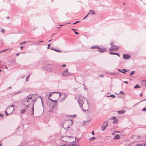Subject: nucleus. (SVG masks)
<instances>
[{
  "label": "nucleus",
  "mask_w": 146,
  "mask_h": 146,
  "mask_svg": "<svg viewBox=\"0 0 146 146\" xmlns=\"http://www.w3.org/2000/svg\"><path fill=\"white\" fill-rule=\"evenodd\" d=\"M34 96L31 94L29 95L27 97L25 98L23 100L24 102H28V103L31 104H33V98H34Z\"/></svg>",
  "instance_id": "1"
},
{
  "label": "nucleus",
  "mask_w": 146,
  "mask_h": 146,
  "mask_svg": "<svg viewBox=\"0 0 146 146\" xmlns=\"http://www.w3.org/2000/svg\"><path fill=\"white\" fill-rule=\"evenodd\" d=\"M83 98H85L82 96H80L78 98V102L82 110L86 111V110H84L83 109L82 106L84 102Z\"/></svg>",
  "instance_id": "2"
},
{
  "label": "nucleus",
  "mask_w": 146,
  "mask_h": 146,
  "mask_svg": "<svg viewBox=\"0 0 146 146\" xmlns=\"http://www.w3.org/2000/svg\"><path fill=\"white\" fill-rule=\"evenodd\" d=\"M68 69H67L62 73V75L65 77H67L71 75V74L68 72Z\"/></svg>",
  "instance_id": "3"
},
{
  "label": "nucleus",
  "mask_w": 146,
  "mask_h": 146,
  "mask_svg": "<svg viewBox=\"0 0 146 146\" xmlns=\"http://www.w3.org/2000/svg\"><path fill=\"white\" fill-rule=\"evenodd\" d=\"M7 110L9 114H11L15 110V109L14 108V106L12 105L11 106H9L7 108Z\"/></svg>",
  "instance_id": "4"
},
{
  "label": "nucleus",
  "mask_w": 146,
  "mask_h": 146,
  "mask_svg": "<svg viewBox=\"0 0 146 146\" xmlns=\"http://www.w3.org/2000/svg\"><path fill=\"white\" fill-rule=\"evenodd\" d=\"M37 98H34H34H33V104L32 105V114H31L32 115H34V103H35L36 101L37 100Z\"/></svg>",
  "instance_id": "5"
},
{
  "label": "nucleus",
  "mask_w": 146,
  "mask_h": 146,
  "mask_svg": "<svg viewBox=\"0 0 146 146\" xmlns=\"http://www.w3.org/2000/svg\"><path fill=\"white\" fill-rule=\"evenodd\" d=\"M98 49L97 50L98 51L101 53L107 50L106 48H100L99 47V48H98Z\"/></svg>",
  "instance_id": "6"
},
{
  "label": "nucleus",
  "mask_w": 146,
  "mask_h": 146,
  "mask_svg": "<svg viewBox=\"0 0 146 146\" xmlns=\"http://www.w3.org/2000/svg\"><path fill=\"white\" fill-rule=\"evenodd\" d=\"M130 55L129 54H124L123 55V58L125 59H128L130 58Z\"/></svg>",
  "instance_id": "7"
},
{
  "label": "nucleus",
  "mask_w": 146,
  "mask_h": 146,
  "mask_svg": "<svg viewBox=\"0 0 146 146\" xmlns=\"http://www.w3.org/2000/svg\"><path fill=\"white\" fill-rule=\"evenodd\" d=\"M22 104L23 105L25 106L27 108H28L29 107V106L31 105L28 103V102H24L23 100Z\"/></svg>",
  "instance_id": "8"
},
{
  "label": "nucleus",
  "mask_w": 146,
  "mask_h": 146,
  "mask_svg": "<svg viewBox=\"0 0 146 146\" xmlns=\"http://www.w3.org/2000/svg\"><path fill=\"white\" fill-rule=\"evenodd\" d=\"M46 69L47 70L50 71L52 70V68H51V65L50 64L48 65L46 67Z\"/></svg>",
  "instance_id": "9"
},
{
  "label": "nucleus",
  "mask_w": 146,
  "mask_h": 146,
  "mask_svg": "<svg viewBox=\"0 0 146 146\" xmlns=\"http://www.w3.org/2000/svg\"><path fill=\"white\" fill-rule=\"evenodd\" d=\"M65 137H68V138H73V139H74V140L72 141L71 142V143H73L74 142V141H75L76 140V137H73L72 136H68L67 135H66L65 136Z\"/></svg>",
  "instance_id": "10"
},
{
  "label": "nucleus",
  "mask_w": 146,
  "mask_h": 146,
  "mask_svg": "<svg viewBox=\"0 0 146 146\" xmlns=\"http://www.w3.org/2000/svg\"><path fill=\"white\" fill-rule=\"evenodd\" d=\"M50 49H51V50H53L54 51H56L57 52H61V51L60 50H59L58 49H55L53 47H51L50 48Z\"/></svg>",
  "instance_id": "11"
},
{
  "label": "nucleus",
  "mask_w": 146,
  "mask_h": 146,
  "mask_svg": "<svg viewBox=\"0 0 146 146\" xmlns=\"http://www.w3.org/2000/svg\"><path fill=\"white\" fill-rule=\"evenodd\" d=\"M126 112L125 110H121L117 111V113L119 114H122L125 113Z\"/></svg>",
  "instance_id": "12"
},
{
  "label": "nucleus",
  "mask_w": 146,
  "mask_h": 146,
  "mask_svg": "<svg viewBox=\"0 0 146 146\" xmlns=\"http://www.w3.org/2000/svg\"><path fill=\"white\" fill-rule=\"evenodd\" d=\"M109 54H115L117 55V56L119 57L120 56L119 54L118 53L114 52H109Z\"/></svg>",
  "instance_id": "13"
},
{
  "label": "nucleus",
  "mask_w": 146,
  "mask_h": 146,
  "mask_svg": "<svg viewBox=\"0 0 146 146\" xmlns=\"http://www.w3.org/2000/svg\"><path fill=\"white\" fill-rule=\"evenodd\" d=\"M56 93H58L57 92H50L49 93V94L48 99H49L50 97L52 96V94H53Z\"/></svg>",
  "instance_id": "14"
},
{
  "label": "nucleus",
  "mask_w": 146,
  "mask_h": 146,
  "mask_svg": "<svg viewBox=\"0 0 146 146\" xmlns=\"http://www.w3.org/2000/svg\"><path fill=\"white\" fill-rule=\"evenodd\" d=\"M114 139H120V137L119 135L118 134H117L115 136Z\"/></svg>",
  "instance_id": "15"
},
{
  "label": "nucleus",
  "mask_w": 146,
  "mask_h": 146,
  "mask_svg": "<svg viewBox=\"0 0 146 146\" xmlns=\"http://www.w3.org/2000/svg\"><path fill=\"white\" fill-rule=\"evenodd\" d=\"M99 48V47L97 45H95L94 46H93L90 48L91 49H94V48H97L98 49Z\"/></svg>",
  "instance_id": "16"
},
{
  "label": "nucleus",
  "mask_w": 146,
  "mask_h": 146,
  "mask_svg": "<svg viewBox=\"0 0 146 146\" xmlns=\"http://www.w3.org/2000/svg\"><path fill=\"white\" fill-rule=\"evenodd\" d=\"M108 124L107 122H105L104 123L103 125L106 127L108 126Z\"/></svg>",
  "instance_id": "17"
},
{
  "label": "nucleus",
  "mask_w": 146,
  "mask_h": 146,
  "mask_svg": "<svg viewBox=\"0 0 146 146\" xmlns=\"http://www.w3.org/2000/svg\"><path fill=\"white\" fill-rule=\"evenodd\" d=\"M113 46H114L113 50H118L119 47L118 46L114 45H113Z\"/></svg>",
  "instance_id": "18"
},
{
  "label": "nucleus",
  "mask_w": 146,
  "mask_h": 146,
  "mask_svg": "<svg viewBox=\"0 0 146 146\" xmlns=\"http://www.w3.org/2000/svg\"><path fill=\"white\" fill-rule=\"evenodd\" d=\"M118 122V120L117 118L113 119V123H117Z\"/></svg>",
  "instance_id": "19"
},
{
  "label": "nucleus",
  "mask_w": 146,
  "mask_h": 146,
  "mask_svg": "<svg viewBox=\"0 0 146 146\" xmlns=\"http://www.w3.org/2000/svg\"><path fill=\"white\" fill-rule=\"evenodd\" d=\"M26 111V110L25 109H23V110H21L20 111V113H21L22 114H24L25 112Z\"/></svg>",
  "instance_id": "20"
},
{
  "label": "nucleus",
  "mask_w": 146,
  "mask_h": 146,
  "mask_svg": "<svg viewBox=\"0 0 146 146\" xmlns=\"http://www.w3.org/2000/svg\"><path fill=\"white\" fill-rule=\"evenodd\" d=\"M140 87H141L138 84H136L134 86V88H139Z\"/></svg>",
  "instance_id": "21"
},
{
  "label": "nucleus",
  "mask_w": 146,
  "mask_h": 146,
  "mask_svg": "<svg viewBox=\"0 0 146 146\" xmlns=\"http://www.w3.org/2000/svg\"><path fill=\"white\" fill-rule=\"evenodd\" d=\"M113 48H114V46H113V45L111 46L110 48L109 49V50L110 51H114V50H113Z\"/></svg>",
  "instance_id": "22"
},
{
  "label": "nucleus",
  "mask_w": 146,
  "mask_h": 146,
  "mask_svg": "<svg viewBox=\"0 0 146 146\" xmlns=\"http://www.w3.org/2000/svg\"><path fill=\"white\" fill-rule=\"evenodd\" d=\"M109 97L115 98V96L113 94H111L110 96H107V97Z\"/></svg>",
  "instance_id": "23"
},
{
  "label": "nucleus",
  "mask_w": 146,
  "mask_h": 146,
  "mask_svg": "<svg viewBox=\"0 0 146 146\" xmlns=\"http://www.w3.org/2000/svg\"><path fill=\"white\" fill-rule=\"evenodd\" d=\"M135 71H133L131 72L130 73V76L132 75L133 74H134L135 73Z\"/></svg>",
  "instance_id": "24"
},
{
  "label": "nucleus",
  "mask_w": 146,
  "mask_h": 146,
  "mask_svg": "<svg viewBox=\"0 0 146 146\" xmlns=\"http://www.w3.org/2000/svg\"><path fill=\"white\" fill-rule=\"evenodd\" d=\"M101 128L102 130L103 131L105 129L106 127L102 125L101 126Z\"/></svg>",
  "instance_id": "25"
},
{
  "label": "nucleus",
  "mask_w": 146,
  "mask_h": 146,
  "mask_svg": "<svg viewBox=\"0 0 146 146\" xmlns=\"http://www.w3.org/2000/svg\"><path fill=\"white\" fill-rule=\"evenodd\" d=\"M96 139V138L95 137H92L90 139V141H93L94 140Z\"/></svg>",
  "instance_id": "26"
},
{
  "label": "nucleus",
  "mask_w": 146,
  "mask_h": 146,
  "mask_svg": "<svg viewBox=\"0 0 146 146\" xmlns=\"http://www.w3.org/2000/svg\"><path fill=\"white\" fill-rule=\"evenodd\" d=\"M70 146H78V145L77 144H76L75 143H73V144H70Z\"/></svg>",
  "instance_id": "27"
},
{
  "label": "nucleus",
  "mask_w": 146,
  "mask_h": 146,
  "mask_svg": "<svg viewBox=\"0 0 146 146\" xmlns=\"http://www.w3.org/2000/svg\"><path fill=\"white\" fill-rule=\"evenodd\" d=\"M29 76H30V75L29 74V75H28L26 78V81H28V80H29Z\"/></svg>",
  "instance_id": "28"
},
{
  "label": "nucleus",
  "mask_w": 146,
  "mask_h": 146,
  "mask_svg": "<svg viewBox=\"0 0 146 146\" xmlns=\"http://www.w3.org/2000/svg\"><path fill=\"white\" fill-rule=\"evenodd\" d=\"M67 97V95L66 94H64V96L63 98L62 99V100H64Z\"/></svg>",
  "instance_id": "29"
},
{
  "label": "nucleus",
  "mask_w": 146,
  "mask_h": 146,
  "mask_svg": "<svg viewBox=\"0 0 146 146\" xmlns=\"http://www.w3.org/2000/svg\"><path fill=\"white\" fill-rule=\"evenodd\" d=\"M5 113L6 116H8L10 114H9H9L7 112V110H6L5 111Z\"/></svg>",
  "instance_id": "30"
},
{
  "label": "nucleus",
  "mask_w": 146,
  "mask_h": 146,
  "mask_svg": "<svg viewBox=\"0 0 146 146\" xmlns=\"http://www.w3.org/2000/svg\"><path fill=\"white\" fill-rule=\"evenodd\" d=\"M27 41H24V42H22L21 43H20L19 44H25L26 42H27Z\"/></svg>",
  "instance_id": "31"
},
{
  "label": "nucleus",
  "mask_w": 146,
  "mask_h": 146,
  "mask_svg": "<svg viewBox=\"0 0 146 146\" xmlns=\"http://www.w3.org/2000/svg\"><path fill=\"white\" fill-rule=\"evenodd\" d=\"M142 111H146V108H144L142 110Z\"/></svg>",
  "instance_id": "32"
},
{
  "label": "nucleus",
  "mask_w": 146,
  "mask_h": 146,
  "mask_svg": "<svg viewBox=\"0 0 146 146\" xmlns=\"http://www.w3.org/2000/svg\"><path fill=\"white\" fill-rule=\"evenodd\" d=\"M142 82H145V84H146V80H143L142 81Z\"/></svg>",
  "instance_id": "33"
},
{
  "label": "nucleus",
  "mask_w": 146,
  "mask_h": 146,
  "mask_svg": "<svg viewBox=\"0 0 146 146\" xmlns=\"http://www.w3.org/2000/svg\"><path fill=\"white\" fill-rule=\"evenodd\" d=\"M122 70H123L125 72H127L128 71V70L126 69H123Z\"/></svg>",
  "instance_id": "34"
},
{
  "label": "nucleus",
  "mask_w": 146,
  "mask_h": 146,
  "mask_svg": "<svg viewBox=\"0 0 146 146\" xmlns=\"http://www.w3.org/2000/svg\"><path fill=\"white\" fill-rule=\"evenodd\" d=\"M110 74L113 75H116V73L115 72H113V73H110Z\"/></svg>",
  "instance_id": "35"
},
{
  "label": "nucleus",
  "mask_w": 146,
  "mask_h": 146,
  "mask_svg": "<svg viewBox=\"0 0 146 146\" xmlns=\"http://www.w3.org/2000/svg\"><path fill=\"white\" fill-rule=\"evenodd\" d=\"M50 46V44H48V47H47V48L48 49H49Z\"/></svg>",
  "instance_id": "36"
},
{
  "label": "nucleus",
  "mask_w": 146,
  "mask_h": 146,
  "mask_svg": "<svg viewBox=\"0 0 146 146\" xmlns=\"http://www.w3.org/2000/svg\"><path fill=\"white\" fill-rule=\"evenodd\" d=\"M118 70L119 71V72H121L123 73H124V74H125L126 73L125 72H123V71H121L120 69H118Z\"/></svg>",
  "instance_id": "37"
},
{
  "label": "nucleus",
  "mask_w": 146,
  "mask_h": 146,
  "mask_svg": "<svg viewBox=\"0 0 146 146\" xmlns=\"http://www.w3.org/2000/svg\"><path fill=\"white\" fill-rule=\"evenodd\" d=\"M80 22V21H76V22H75V23H74L73 24V25H75V24H76V23H79V22Z\"/></svg>",
  "instance_id": "38"
},
{
  "label": "nucleus",
  "mask_w": 146,
  "mask_h": 146,
  "mask_svg": "<svg viewBox=\"0 0 146 146\" xmlns=\"http://www.w3.org/2000/svg\"><path fill=\"white\" fill-rule=\"evenodd\" d=\"M5 32V31L4 29H2L1 31V32L2 33H4Z\"/></svg>",
  "instance_id": "39"
},
{
  "label": "nucleus",
  "mask_w": 146,
  "mask_h": 146,
  "mask_svg": "<svg viewBox=\"0 0 146 146\" xmlns=\"http://www.w3.org/2000/svg\"><path fill=\"white\" fill-rule=\"evenodd\" d=\"M91 14L92 15H94L95 14V13L94 11H92L91 12Z\"/></svg>",
  "instance_id": "40"
},
{
  "label": "nucleus",
  "mask_w": 146,
  "mask_h": 146,
  "mask_svg": "<svg viewBox=\"0 0 146 146\" xmlns=\"http://www.w3.org/2000/svg\"><path fill=\"white\" fill-rule=\"evenodd\" d=\"M120 94H125V93L123 91H121L120 92Z\"/></svg>",
  "instance_id": "41"
},
{
  "label": "nucleus",
  "mask_w": 146,
  "mask_h": 146,
  "mask_svg": "<svg viewBox=\"0 0 146 146\" xmlns=\"http://www.w3.org/2000/svg\"><path fill=\"white\" fill-rule=\"evenodd\" d=\"M59 98H58V99L56 100H54L53 102H54V103H57V100H58Z\"/></svg>",
  "instance_id": "42"
},
{
  "label": "nucleus",
  "mask_w": 146,
  "mask_h": 146,
  "mask_svg": "<svg viewBox=\"0 0 146 146\" xmlns=\"http://www.w3.org/2000/svg\"><path fill=\"white\" fill-rule=\"evenodd\" d=\"M70 121H71V125H72V124L73 123V120L72 119H71V120H70Z\"/></svg>",
  "instance_id": "43"
},
{
  "label": "nucleus",
  "mask_w": 146,
  "mask_h": 146,
  "mask_svg": "<svg viewBox=\"0 0 146 146\" xmlns=\"http://www.w3.org/2000/svg\"><path fill=\"white\" fill-rule=\"evenodd\" d=\"M74 32L75 33L76 35H78L79 34V33L77 32L76 31H74Z\"/></svg>",
  "instance_id": "44"
},
{
  "label": "nucleus",
  "mask_w": 146,
  "mask_h": 146,
  "mask_svg": "<svg viewBox=\"0 0 146 146\" xmlns=\"http://www.w3.org/2000/svg\"><path fill=\"white\" fill-rule=\"evenodd\" d=\"M100 77H104V75L103 74H100Z\"/></svg>",
  "instance_id": "45"
},
{
  "label": "nucleus",
  "mask_w": 146,
  "mask_h": 146,
  "mask_svg": "<svg viewBox=\"0 0 146 146\" xmlns=\"http://www.w3.org/2000/svg\"><path fill=\"white\" fill-rule=\"evenodd\" d=\"M4 114H0V116L2 117L3 116Z\"/></svg>",
  "instance_id": "46"
},
{
  "label": "nucleus",
  "mask_w": 146,
  "mask_h": 146,
  "mask_svg": "<svg viewBox=\"0 0 146 146\" xmlns=\"http://www.w3.org/2000/svg\"><path fill=\"white\" fill-rule=\"evenodd\" d=\"M114 43L113 42H112L110 44V45H113Z\"/></svg>",
  "instance_id": "47"
},
{
  "label": "nucleus",
  "mask_w": 146,
  "mask_h": 146,
  "mask_svg": "<svg viewBox=\"0 0 146 146\" xmlns=\"http://www.w3.org/2000/svg\"><path fill=\"white\" fill-rule=\"evenodd\" d=\"M76 116V115L74 114V115H72V117L74 118V117H75Z\"/></svg>",
  "instance_id": "48"
},
{
  "label": "nucleus",
  "mask_w": 146,
  "mask_h": 146,
  "mask_svg": "<svg viewBox=\"0 0 146 146\" xmlns=\"http://www.w3.org/2000/svg\"><path fill=\"white\" fill-rule=\"evenodd\" d=\"M137 145H139V146H142L143 145V144H142L141 145L139 144H138Z\"/></svg>",
  "instance_id": "49"
},
{
  "label": "nucleus",
  "mask_w": 146,
  "mask_h": 146,
  "mask_svg": "<svg viewBox=\"0 0 146 146\" xmlns=\"http://www.w3.org/2000/svg\"><path fill=\"white\" fill-rule=\"evenodd\" d=\"M123 82L124 83H127V84H128V82L127 81H124Z\"/></svg>",
  "instance_id": "50"
},
{
  "label": "nucleus",
  "mask_w": 146,
  "mask_h": 146,
  "mask_svg": "<svg viewBox=\"0 0 146 146\" xmlns=\"http://www.w3.org/2000/svg\"><path fill=\"white\" fill-rule=\"evenodd\" d=\"M146 100V99H143V100H141L140 101V102H143V101H144L145 100Z\"/></svg>",
  "instance_id": "51"
},
{
  "label": "nucleus",
  "mask_w": 146,
  "mask_h": 146,
  "mask_svg": "<svg viewBox=\"0 0 146 146\" xmlns=\"http://www.w3.org/2000/svg\"><path fill=\"white\" fill-rule=\"evenodd\" d=\"M92 11V10H90L89 11V13H88V15H89V14L91 13V12Z\"/></svg>",
  "instance_id": "52"
},
{
  "label": "nucleus",
  "mask_w": 146,
  "mask_h": 146,
  "mask_svg": "<svg viewBox=\"0 0 146 146\" xmlns=\"http://www.w3.org/2000/svg\"><path fill=\"white\" fill-rule=\"evenodd\" d=\"M139 96H140V97H141V96H142V93H140V94H139Z\"/></svg>",
  "instance_id": "53"
},
{
  "label": "nucleus",
  "mask_w": 146,
  "mask_h": 146,
  "mask_svg": "<svg viewBox=\"0 0 146 146\" xmlns=\"http://www.w3.org/2000/svg\"><path fill=\"white\" fill-rule=\"evenodd\" d=\"M21 48V50H22L23 48V46H20V47Z\"/></svg>",
  "instance_id": "54"
},
{
  "label": "nucleus",
  "mask_w": 146,
  "mask_h": 146,
  "mask_svg": "<svg viewBox=\"0 0 146 146\" xmlns=\"http://www.w3.org/2000/svg\"><path fill=\"white\" fill-rule=\"evenodd\" d=\"M66 66V65L65 64H64L62 65V67H65Z\"/></svg>",
  "instance_id": "55"
},
{
  "label": "nucleus",
  "mask_w": 146,
  "mask_h": 146,
  "mask_svg": "<svg viewBox=\"0 0 146 146\" xmlns=\"http://www.w3.org/2000/svg\"><path fill=\"white\" fill-rule=\"evenodd\" d=\"M84 89L85 90H87V88H86V87H84Z\"/></svg>",
  "instance_id": "56"
},
{
  "label": "nucleus",
  "mask_w": 146,
  "mask_h": 146,
  "mask_svg": "<svg viewBox=\"0 0 146 146\" xmlns=\"http://www.w3.org/2000/svg\"><path fill=\"white\" fill-rule=\"evenodd\" d=\"M112 118H113V119H115V118H116L115 116L113 117Z\"/></svg>",
  "instance_id": "57"
},
{
  "label": "nucleus",
  "mask_w": 146,
  "mask_h": 146,
  "mask_svg": "<svg viewBox=\"0 0 146 146\" xmlns=\"http://www.w3.org/2000/svg\"><path fill=\"white\" fill-rule=\"evenodd\" d=\"M50 100H51V101L52 102H53V100H52V99H51V98H49V99Z\"/></svg>",
  "instance_id": "58"
},
{
  "label": "nucleus",
  "mask_w": 146,
  "mask_h": 146,
  "mask_svg": "<svg viewBox=\"0 0 146 146\" xmlns=\"http://www.w3.org/2000/svg\"><path fill=\"white\" fill-rule=\"evenodd\" d=\"M92 133L93 135H94V131H93L92 132Z\"/></svg>",
  "instance_id": "59"
},
{
  "label": "nucleus",
  "mask_w": 146,
  "mask_h": 146,
  "mask_svg": "<svg viewBox=\"0 0 146 146\" xmlns=\"http://www.w3.org/2000/svg\"><path fill=\"white\" fill-rule=\"evenodd\" d=\"M9 19V16H8V17H7V19Z\"/></svg>",
  "instance_id": "60"
},
{
  "label": "nucleus",
  "mask_w": 146,
  "mask_h": 146,
  "mask_svg": "<svg viewBox=\"0 0 146 146\" xmlns=\"http://www.w3.org/2000/svg\"><path fill=\"white\" fill-rule=\"evenodd\" d=\"M58 93H60V94L59 95V96H61V94L59 92H57Z\"/></svg>",
  "instance_id": "61"
},
{
  "label": "nucleus",
  "mask_w": 146,
  "mask_h": 146,
  "mask_svg": "<svg viewBox=\"0 0 146 146\" xmlns=\"http://www.w3.org/2000/svg\"><path fill=\"white\" fill-rule=\"evenodd\" d=\"M72 30H77L76 29H71Z\"/></svg>",
  "instance_id": "62"
},
{
  "label": "nucleus",
  "mask_w": 146,
  "mask_h": 146,
  "mask_svg": "<svg viewBox=\"0 0 146 146\" xmlns=\"http://www.w3.org/2000/svg\"><path fill=\"white\" fill-rule=\"evenodd\" d=\"M19 53H17L16 54V55L17 56H18V55H19Z\"/></svg>",
  "instance_id": "63"
},
{
  "label": "nucleus",
  "mask_w": 146,
  "mask_h": 146,
  "mask_svg": "<svg viewBox=\"0 0 146 146\" xmlns=\"http://www.w3.org/2000/svg\"><path fill=\"white\" fill-rule=\"evenodd\" d=\"M67 127L68 128H69L70 127V125H68V127Z\"/></svg>",
  "instance_id": "64"
}]
</instances>
